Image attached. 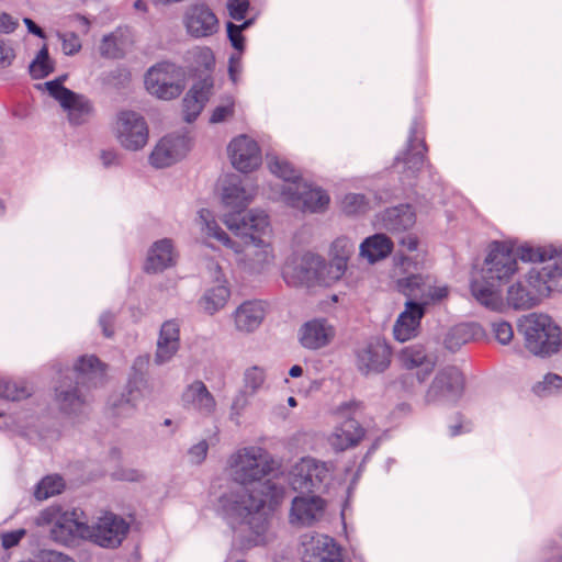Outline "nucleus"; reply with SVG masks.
<instances>
[{"label": "nucleus", "mask_w": 562, "mask_h": 562, "mask_svg": "<svg viewBox=\"0 0 562 562\" xmlns=\"http://www.w3.org/2000/svg\"><path fill=\"white\" fill-rule=\"evenodd\" d=\"M252 199L245 189L234 186L224 190L226 207L237 210L225 215L224 223L239 241L232 240L216 222L206 223V235L236 254H244V261L252 270L260 271L273 261L271 248L272 229L269 217L263 212L241 214Z\"/></svg>", "instance_id": "f257e3e1"}, {"label": "nucleus", "mask_w": 562, "mask_h": 562, "mask_svg": "<svg viewBox=\"0 0 562 562\" xmlns=\"http://www.w3.org/2000/svg\"><path fill=\"white\" fill-rule=\"evenodd\" d=\"M553 257H555V248L552 246H520L515 249L510 243L494 241L484 260V274L481 279L473 280L471 292L482 305L501 310L502 285L518 272L517 259L544 263L551 261Z\"/></svg>", "instance_id": "f03ea898"}, {"label": "nucleus", "mask_w": 562, "mask_h": 562, "mask_svg": "<svg viewBox=\"0 0 562 562\" xmlns=\"http://www.w3.org/2000/svg\"><path fill=\"white\" fill-rule=\"evenodd\" d=\"M229 467L234 480L241 484L243 495L236 499L227 498V507L239 516L258 514L268 507L273 510L283 498V491L270 482L260 484L259 490L249 491L248 484L260 481L272 470V460L269 453L259 447L243 448L229 459Z\"/></svg>", "instance_id": "7ed1b4c3"}, {"label": "nucleus", "mask_w": 562, "mask_h": 562, "mask_svg": "<svg viewBox=\"0 0 562 562\" xmlns=\"http://www.w3.org/2000/svg\"><path fill=\"white\" fill-rule=\"evenodd\" d=\"M562 280V256L555 254L541 268H532L525 281L512 284L507 290V304L515 310H530L549 297Z\"/></svg>", "instance_id": "20e7f679"}, {"label": "nucleus", "mask_w": 562, "mask_h": 562, "mask_svg": "<svg viewBox=\"0 0 562 562\" xmlns=\"http://www.w3.org/2000/svg\"><path fill=\"white\" fill-rule=\"evenodd\" d=\"M345 274L341 266L325 260L315 254L307 252L288 261L283 267V278L289 285H330Z\"/></svg>", "instance_id": "39448f33"}, {"label": "nucleus", "mask_w": 562, "mask_h": 562, "mask_svg": "<svg viewBox=\"0 0 562 562\" xmlns=\"http://www.w3.org/2000/svg\"><path fill=\"white\" fill-rule=\"evenodd\" d=\"M526 348L537 356H551L562 347V329L547 314L531 313L520 323Z\"/></svg>", "instance_id": "423d86ee"}, {"label": "nucleus", "mask_w": 562, "mask_h": 562, "mask_svg": "<svg viewBox=\"0 0 562 562\" xmlns=\"http://www.w3.org/2000/svg\"><path fill=\"white\" fill-rule=\"evenodd\" d=\"M144 87L157 99L167 101L177 99L187 87L186 72L173 63H157L146 71Z\"/></svg>", "instance_id": "0eeeda50"}, {"label": "nucleus", "mask_w": 562, "mask_h": 562, "mask_svg": "<svg viewBox=\"0 0 562 562\" xmlns=\"http://www.w3.org/2000/svg\"><path fill=\"white\" fill-rule=\"evenodd\" d=\"M362 408L363 404L355 400L342 403L336 408L335 414L345 422L328 437V442L334 450L346 451L359 446L364 439L366 429L353 418V415Z\"/></svg>", "instance_id": "6e6552de"}, {"label": "nucleus", "mask_w": 562, "mask_h": 562, "mask_svg": "<svg viewBox=\"0 0 562 562\" xmlns=\"http://www.w3.org/2000/svg\"><path fill=\"white\" fill-rule=\"evenodd\" d=\"M38 525H52L50 533L54 540L69 543L75 538L86 539L88 525L78 520L75 512H64L60 507H48L37 518Z\"/></svg>", "instance_id": "1a4fd4ad"}, {"label": "nucleus", "mask_w": 562, "mask_h": 562, "mask_svg": "<svg viewBox=\"0 0 562 562\" xmlns=\"http://www.w3.org/2000/svg\"><path fill=\"white\" fill-rule=\"evenodd\" d=\"M396 288L408 301L426 306L438 303L449 295L447 286H438L429 276L412 274L397 280Z\"/></svg>", "instance_id": "9d476101"}, {"label": "nucleus", "mask_w": 562, "mask_h": 562, "mask_svg": "<svg viewBox=\"0 0 562 562\" xmlns=\"http://www.w3.org/2000/svg\"><path fill=\"white\" fill-rule=\"evenodd\" d=\"M115 130L120 144L126 149H140L148 142V125L145 119L134 111L120 112Z\"/></svg>", "instance_id": "9b49d317"}, {"label": "nucleus", "mask_w": 562, "mask_h": 562, "mask_svg": "<svg viewBox=\"0 0 562 562\" xmlns=\"http://www.w3.org/2000/svg\"><path fill=\"white\" fill-rule=\"evenodd\" d=\"M128 528L123 518L106 513L93 526H88L86 539L104 548H116L126 537Z\"/></svg>", "instance_id": "f8f14e48"}, {"label": "nucleus", "mask_w": 562, "mask_h": 562, "mask_svg": "<svg viewBox=\"0 0 562 562\" xmlns=\"http://www.w3.org/2000/svg\"><path fill=\"white\" fill-rule=\"evenodd\" d=\"M46 88L49 94L68 112V117L72 124L79 125L88 121L92 113V106L85 97L65 88L58 81L47 82Z\"/></svg>", "instance_id": "ddd939ff"}, {"label": "nucleus", "mask_w": 562, "mask_h": 562, "mask_svg": "<svg viewBox=\"0 0 562 562\" xmlns=\"http://www.w3.org/2000/svg\"><path fill=\"white\" fill-rule=\"evenodd\" d=\"M183 25L187 33L194 38L213 36L220 30L216 14L205 3L188 7L183 15Z\"/></svg>", "instance_id": "4468645a"}, {"label": "nucleus", "mask_w": 562, "mask_h": 562, "mask_svg": "<svg viewBox=\"0 0 562 562\" xmlns=\"http://www.w3.org/2000/svg\"><path fill=\"white\" fill-rule=\"evenodd\" d=\"M228 154L233 166L240 172H251L261 165V149L258 143L247 135L235 137L228 145Z\"/></svg>", "instance_id": "2eb2a0df"}, {"label": "nucleus", "mask_w": 562, "mask_h": 562, "mask_svg": "<svg viewBox=\"0 0 562 562\" xmlns=\"http://www.w3.org/2000/svg\"><path fill=\"white\" fill-rule=\"evenodd\" d=\"M464 389V378L454 367L441 370L427 391V400L437 402L460 396Z\"/></svg>", "instance_id": "dca6fc26"}, {"label": "nucleus", "mask_w": 562, "mask_h": 562, "mask_svg": "<svg viewBox=\"0 0 562 562\" xmlns=\"http://www.w3.org/2000/svg\"><path fill=\"white\" fill-rule=\"evenodd\" d=\"M425 313L426 310L423 307V304L407 301L405 310L398 315L394 324V338L400 342H405L417 337L420 331V322Z\"/></svg>", "instance_id": "f3484780"}, {"label": "nucleus", "mask_w": 562, "mask_h": 562, "mask_svg": "<svg viewBox=\"0 0 562 562\" xmlns=\"http://www.w3.org/2000/svg\"><path fill=\"white\" fill-rule=\"evenodd\" d=\"M284 200L303 212L323 211L329 203V198L324 191L312 188L305 181L295 184V189Z\"/></svg>", "instance_id": "a211bd4d"}, {"label": "nucleus", "mask_w": 562, "mask_h": 562, "mask_svg": "<svg viewBox=\"0 0 562 562\" xmlns=\"http://www.w3.org/2000/svg\"><path fill=\"white\" fill-rule=\"evenodd\" d=\"M190 149L186 136H167L160 139L150 155V162L158 168L170 166L183 157Z\"/></svg>", "instance_id": "6ab92c4d"}, {"label": "nucleus", "mask_w": 562, "mask_h": 562, "mask_svg": "<svg viewBox=\"0 0 562 562\" xmlns=\"http://www.w3.org/2000/svg\"><path fill=\"white\" fill-rule=\"evenodd\" d=\"M326 502L316 495L296 496L292 502L291 522L312 525L321 519L325 513Z\"/></svg>", "instance_id": "aec40b11"}, {"label": "nucleus", "mask_w": 562, "mask_h": 562, "mask_svg": "<svg viewBox=\"0 0 562 562\" xmlns=\"http://www.w3.org/2000/svg\"><path fill=\"white\" fill-rule=\"evenodd\" d=\"M336 336L335 327L324 318L306 322L300 334V341L307 349H321L328 346Z\"/></svg>", "instance_id": "412c9836"}, {"label": "nucleus", "mask_w": 562, "mask_h": 562, "mask_svg": "<svg viewBox=\"0 0 562 562\" xmlns=\"http://www.w3.org/2000/svg\"><path fill=\"white\" fill-rule=\"evenodd\" d=\"M182 402L203 415H212L216 409V401L202 381L189 384L182 393Z\"/></svg>", "instance_id": "4be33fe9"}, {"label": "nucleus", "mask_w": 562, "mask_h": 562, "mask_svg": "<svg viewBox=\"0 0 562 562\" xmlns=\"http://www.w3.org/2000/svg\"><path fill=\"white\" fill-rule=\"evenodd\" d=\"M266 316V307L261 301H247L234 313L235 326L239 331L251 333L257 329Z\"/></svg>", "instance_id": "5701e85b"}, {"label": "nucleus", "mask_w": 562, "mask_h": 562, "mask_svg": "<svg viewBox=\"0 0 562 562\" xmlns=\"http://www.w3.org/2000/svg\"><path fill=\"white\" fill-rule=\"evenodd\" d=\"M398 360L402 367L407 370L422 369L424 375L420 380L430 374L436 366L435 358L427 353L426 348L422 345H412L403 348L398 353Z\"/></svg>", "instance_id": "b1692460"}, {"label": "nucleus", "mask_w": 562, "mask_h": 562, "mask_svg": "<svg viewBox=\"0 0 562 562\" xmlns=\"http://www.w3.org/2000/svg\"><path fill=\"white\" fill-rule=\"evenodd\" d=\"M133 43V37L128 31L117 29L102 38L99 52L104 58H123L132 48Z\"/></svg>", "instance_id": "393cba45"}, {"label": "nucleus", "mask_w": 562, "mask_h": 562, "mask_svg": "<svg viewBox=\"0 0 562 562\" xmlns=\"http://www.w3.org/2000/svg\"><path fill=\"white\" fill-rule=\"evenodd\" d=\"M390 348L381 341L368 345L359 353L361 368L369 371H383L390 364Z\"/></svg>", "instance_id": "a878e982"}, {"label": "nucleus", "mask_w": 562, "mask_h": 562, "mask_svg": "<svg viewBox=\"0 0 562 562\" xmlns=\"http://www.w3.org/2000/svg\"><path fill=\"white\" fill-rule=\"evenodd\" d=\"M175 263L173 246L169 239H161L153 245L145 263L147 272H158Z\"/></svg>", "instance_id": "bb28decb"}, {"label": "nucleus", "mask_w": 562, "mask_h": 562, "mask_svg": "<svg viewBox=\"0 0 562 562\" xmlns=\"http://www.w3.org/2000/svg\"><path fill=\"white\" fill-rule=\"evenodd\" d=\"M393 250V241L384 234H375L368 237L361 245V256L370 262H375L387 257Z\"/></svg>", "instance_id": "cd10ccee"}, {"label": "nucleus", "mask_w": 562, "mask_h": 562, "mask_svg": "<svg viewBox=\"0 0 562 562\" xmlns=\"http://www.w3.org/2000/svg\"><path fill=\"white\" fill-rule=\"evenodd\" d=\"M294 475L302 480L300 487L314 486L323 481L326 468L313 459H302L294 468Z\"/></svg>", "instance_id": "c85d7f7f"}, {"label": "nucleus", "mask_w": 562, "mask_h": 562, "mask_svg": "<svg viewBox=\"0 0 562 562\" xmlns=\"http://www.w3.org/2000/svg\"><path fill=\"white\" fill-rule=\"evenodd\" d=\"M204 86L206 91L198 90L196 87H193L182 101L183 116L187 122L194 121L204 108L212 83L205 79Z\"/></svg>", "instance_id": "c756f323"}, {"label": "nucleus", "mask_w": 562, "mask_h": 562, "mask_svg": "<svg viewBox=\"0 0 562 562\" xmlns=\"http://www.w3.org/2000/svg\"><path fill=\"white\" fill-rule=\"evenodd\" d=\"M269 169L273 175L288 182V186L283 192L284 198H286L295 189V184L303 181L301 179L300 171L296 170L294 166L285 159L274 158L270 160Z\"/></svg>", "instance_id": "7c9ffc66"}, {"label": "nucleus", "mask_w": 562, "mask_h": 562, "mask_svg": "<svg viewBox=\"0 0 562 562\" xmlns=\"http://www.w3.org/2000/svg\"><path fill=\"white\" fill-rule=\"evenodd\" d=\"M231 292L226 284L221 283L207 291L202 300L203 307L210 314L223 308L228 302Z\"/></svg>", "instance_id": "2f4dec72"}, {"label": "nucleus", "mask_w": 562, "mask_h": 562, "mask_svg": "<svg viewBox=\"0 0 562 562\" xmlns=\"http://www.w3.org/2000/svg\"><path fill=\"white\" fill-rule=\"evenodd\" d=\"M353 252V244L346 237L337 238L330 248V261L336 266H341L346 272L348 260Z\"/></svg>", "instance_id": "473e14b6"}, {"label": "nucleus", "mask_w": 562, "mask_h": 562, "mask_svg": "<svg viewBox=\"0 0 562 562\" xmlns=\"http://www.w3.org/2000/svg\"><path fill=\"white\" fill-rule=\"evenodd\" d=\"M64 480L58 475H47L37 484L34 496L38 501L47 499L63 492Z\"/></svg>", "instance_id": "72a5a7b5"}, {"label": "nucleus", "mask_w": 562, "mask_h": 562, "mask_svg": "<svg viewBox=\"0 0 562 562\" xmlns=\"http://www.w3.org/2000/svg\"><path fill=\"white\" fill-rule=\"evenodd\" d=\"M53 70L54 61L49 57L47 45L44 44L30 66V74L34 79H42L48 76Z\"/></svg>", "instance_id": "f704fd0d"}, {"label": "nucleus", "mask_w": 562, "mask_h": 562, "mask_svg": "<svg viewBox=\"0 0 562 562\" xmlns=\"http://www.w3.org/2000/svg\"><path fill=\"white\" fill-rule=\"evenodd\" d=\"M59 406L65 412H72L85 404L83 398L78 394V390L60 391L57 395Z\"/></svg>", "instance_id": "c9c22d12"}, {"label": "nucleus", "mask_w": 562, "mask_h": 562, "mask_svg": "<svg viewBox=\"0 0 562 562\" xmlns=\"http://www.w3.org/2000/svg\"><path fill=\"white\" fill-rule=\"evenodd\" d=\"M76 370L82 374H102L105 371V366L94 356H85L78 360Z\"/></svg>", "instance_id": "e433bc0d"}, {"label": "nucleus", "mask_w": 562, "mask_h": 562, "mask_svg": "<svg viewBox=\"0 0 562 562\" xmlns=\"http://www.w3.org/2000/svg\"><path fill=\"white\" fill-rule=\"evenodd\" d=\"M308 544L311 546L312 551L319 550L321 544L324 547V550L328 549L329 547L334 548L333 540L328 537H322V539L319 537H317V538L312 537L311 542ZM330 555H331L330 551H328L327 554H323V553L316 554L315 552H313V557H314L315 561L310 560L308 562H334L333 559L330 558Z\"/></svg>", "instance_id": "4c0bfd02"}, {"label": "nucleus", "mask_w": 562, "mask_h": 562, "mask_svg": "<svg viewBox=\"0 0 562 562\" xmlns=\"http://www.w3.org/2000/svg\"><path fill=\"white\" fill-rule=\"evenodd\" d=\"M27 395L29 394L24 387H18L15 383L0 379V397L10 401H20Z\"/></svg>", "instance_id": "58836bf2"}, {"label": "nucleus", "mask_w": 562, "mask_h": 562, "mask_svg": "<svg viewBox=\"0 0 562 562\" xmlns=\"http://www.w3.org/2000/svg\"><path fill=\"white\" fill-rule=\"evenodd\" d=\"M58 37L61 41V49L66 55H75L81 50L82 44L79 36L76 33H60L58 34Z\"/></svg>", "instance_id": "ea45409f"}, {"label": "nucleus", "mask_w": 562, "mask_h": 562, "mask_svg": "<svg viewBox=\"0 0 562 562\" xmlns=\"http://www.w3.org/2000/svg\"><path fill=\"white\" fill-rule=\"evenodd\" d=\"M265 383V371L259 367H251L245 373V386L251 392L260 389Z\"/></svg>", "instance_id": "a19ab883"}, {"label": "nucleus", "mask_w": 562, "mask_h": 562, "mask_svg": "<svg viewBox=\"0 0 562 562\" xmlns=\"http://www.w3.org/2000/svg\"><path fill=\"white\" fill-rule=\"evenodd\" d=\"M235 101L233 98H227L223 104L216 106L211 116V122L221 123L234 115Z\"/></svg>", "instance_id": "79ce46f5"}, {"label": "nucleus", "mask_w": 562, "mask_h": 562, "mask_svg": "<svg viewBox=\"0 0 562 562\" xmlns=\"http://www.w3.org/2000/svg\"><path fill=\"white\" fill-rule=\"evenodd\" d=\"M344 210L347 214L362 213L367 210V202L363 195L348 194L344 199Z\"/></svg>", "instance_id": "37998d69"}, {"label": "nucleus", "mask_w": 562, "mask_h": 562, "mask_svg": "<svg viewBox=\"0 0 562 562\" xmlns=\"http://www.w3.org/2000/svg\"><path fill=\"white\" fill-rule=\"evenodd\" d=\"M248 25H249V22H245L243 25H236L234 23L227 24L228 37H229L233 46L238 50L244 49L245 38L243 36V31L246 27H248Z\"/></svg>", "instance_id": "c03bdc74"}, {"label": "nucleus", "mask_w": 562, "mask_h": 562, "mask_svg": "<svg viewBox=\"0 0 562 562\" xmlns=\"http://www.w3.org/2000/svg\"><path fill=\"white\" fill-rule=\"evenodd\" d=\"M159 338L179 346L180 328L179 324L175 321L164 323Z\"/></svg>", "instance_id": "a18cd8bd"}, {"label": "nucleus", "mask_w": 562, "mask_h": 562, "mask_svg": "<svg viewBox=\"0 0 562 562\" xmlns=\"http://www.w3.org/2000/svg\"><path fill=\"white\" fill-rule=\"evenodd\" d=\"M179 346L175 344H170L161 338L158 340L157 352H156V362L164 363L170 360L175 353L178 351Z\"/></svg>", "instance_id": "49530a36"}, {"label": "nucleus", "mask_w": 562, "mask_h": 562, "mask_svg": "<svg viewBox=\"0 0 562 562\" xmlns=\"http://www.w3.org/2000/svg\"><path fill=\"white\" fill-rule=\"evenodd\" d=\"M397 214L395 215V218L398 220V222L394 223V227L392 229L394 231H401V229H407L414 226L416 222L415 214L412 212L409 206H406L405 209L401 211H396Z\"/></svg>", "instance_id": "de8ad7c7"}, {"label": "nucleus", "mask_w": 562, "mask_h": 562, "mask_svg": "<svg viewBox=\"0 0 562 562\" xmlns=\"http://www.w3.org/2000/svg\"><path fill=\"white\" fill-rule=\"evenodd\" d=\"M229 15L237 21L245 19L248 9L249 1L248 0H229L227 4Z\"/></svg>", "instance_id": "09e8293b"}, {"label": "nucleus", "mask_w": 562, "mask_h": 562, "mask_svg": "<svg viewBox=\"0 0 562 562\" xmlns=\"http://www.w3.org/2000/svg\"><path fill=\"white\" fill-rule=\"evenodd\" d=\"M494 335L496 339L503 344L506 345L514 338V330L509 323L507 322H499L494 324Z\"/></svg>", "instance_id": "8fccbe9b"}, {"label": "nucleus", "mask_w": 562, "mask_h": 562, "mask_svg": "<svg viewBox=\"0 0 562 562\" xmlns=\"http://www.w3.org/2000/svg\"><path fill=\"white\" fill-rule=\"evenodd\" d=\"M194 59L205 69H211L215 64L213 52L209 47H199L193 52Z\"/></svg>", "instance_id": "3c124183"}, {"label": "nucleus", "mask_w": 562, "mask_h": 562, "mask_svg": "<svg viewBox=\"0 0 562 562\" xmlns=\"http://www.w3.org/2000/svg\"><path fill=\"white\" fill-rule=\"evenodd\" d=\"M25 529H18L1 536V544L4 549H11L20 543V541L25 537Z\"/></svg>", "instance_id": "603ef678"}, {"label": "nucleus", "mask_w": 562, "mask_h": 562, "mask_svg": "<svg viewBox=\"0 0 562 562\" xmlns=\"http://www.w3.org/2000/svg\"><path fill=\"white\" fill-rule=\"evenodd\" d=\"M18 26V23L13 21V19L7 14H0V29L7 33L13 32Z\"/></svg>", "instance_id": "864d4df0"}, {"label": "nucleus", "mask_w": 562, "mask_h": 562, "mask_svg": "<svg viewBox=\"0 0 562 562\" xmlns=\"http://www.w3.org/2000/svg\"><path fill=\"white\" fill-rule=\"evenodd\" d=\"M206 453H207V445L204 441L195 445L191 449V454L196 457L198 462H201L202 460H204L206 457Z\"/></svg>", "instance_id": "5fc2aeb1"}, {"label": "nucleus", "mask_w": 562, "mask_h": 562, "mask_svg": "<svg viewBox=\"0 0 562 562\" xmlns=\"http://www.w3.org/2000/svg\"><path fill=\"white\" fill-rule=\"evenodd\" d=\"M24 24L26 25L30 33H32L41 38H46L45 32L33 20L25 18Z\"/></svg>", "instance_id": "6e6d98bb"}, {"label": "nucleus", "mask_w": 562, "mask_h": 562, "mask_svg": "<svg viewBox=\"0 0 562 562\" xmlns=\"http://www.w3.org/2000/svg\"><path fill=\"white\" fill-rule=\"evenodd\" d=\"M401 244L408 250H415L418 246V238L413 234H408L402 238Z\"/></svg>", "instance_id": "4d7b16f0"}, {"label": "nucleus", "mask_w": 562, "mask_h": 562, "mask_svg": "<svg viewBox=\"0 0 562 562\" xmlns=\"http://www.w3.org/2000/svg\"><path fill=\"white\" fill-rule=\"evenodd\" d=\"M0 54V63L2 65H10L12 59L14 58V53L11 48L1 47Z\"/></svg>", "instance_id": "13d9d810"}, {"label": "nucleus", "mask_w": 562, "mask_h": 562, "mask_svg": "<svg viewBox=\"0 0 562 562\" xmlns=\"http://www.w3.org/2000/svg\"><path fill=\"white\" fill-rule=\"evenodd\" d=\"M50 562H75L71 558L63 553H52Z\"/></svg>", "instance_id": "bf43d9fd"}, {"label": "nucleus", "mask_w": 562, "mask_h": 562, "mask_svg": "<svg viewBox=\"0 0 562 562\" xmlns=\"http://www.w3.org/2000/svg\"><path fill=\"white\" fill-rule=\"evenodd\" d=\"M546 382L548 384H553L555 386H560L562 384V378H560L558 375H548L546 378Z\"/></svg>", "instance_id": "052dcab7"}, {"label": "nucleus", "mask_w": 562, "mask_h": 562, "mask_svg": "<svg viewBox=\"0 0 562 562\" xmlns=\"http://www.w3.org/2000/svg\"><path fill=\"white\" fill-rule=\"evenodd\" d=\"M302 374H303V369H302V367H301V366L295 364V366H293V367L290 369V375H291L292 378H299V376H301Z\"/></svg>", "instance_id": "680f3d73"}, {"label": "nucleus", "mask_w": 562, "mask_h": 562, "mask_svg": "<svg viewBox=\"0 0 562 562\" xmlns=\"http://www.w3.org/2000/svg\"><path fill=\"white\" fill-rule=\"evenodd\" d=\"M134 7L137 10L146 11V3L143 0H136L135 3H134Z\"/></svg>", "instance_id": "e2e57ef3"}, {"label": "nucleus", "mask_w": 562, "mask_h": 562, "mask_svg": "<svg viewBox=\"0 0 562 562\" xmlns=\"http://www.w3.org/2000/svg\"><path fill=\"white\" fill-rule=\"evenodd\" d=\"M102 158H103L104 162L106 165H109L112 161V159L115 158V155L112 153H106V154H103Z\"/></svg>", "instance_id": "0e129e2a"}, {"label": "nucleus", "mask_w": 562, "mask_h": 562, "mask_svg": "<svg viewBox=\"0 0 562 562\" xmlns=\"http://www.w3.org/2000/svg\"><path fill=\"white\" fill-rule=\"evenodd\" d=\"M288 403L290 406L295 407L296 406V400L294 397H289Z\"/></svg>", "instance_id": "69168bd1"}, {"label": "nucleus", "mask_w": 562, "mask_h": 562, "mask_svg": "<svg viewBox=\"0 0 562 562\" xmlns=\"http://www.w3.org/2000/svg\"><path fill=\"white\" fill-rule=\"evenodd\" d=\"M79 19L82 20L86 24H89V22H88V20L86 18L80 16Z\"/></svg>", "instance_id": "338daca9"}, {"label": "nucleus", "mask_w": 562, "mask_h": 562, "mask_svg": "<svg viewBox=\"0 0 562 562\" xmlns=\"http://www.w3.org/2000/svg\"><path fill=\"white\" fill-rule=\"evenodd\" d=\"M555 251H557V255L562 256L561 251H558L557 249H555Z\"/></svg>", "instance_id": "774afa93"}]
</instances>
